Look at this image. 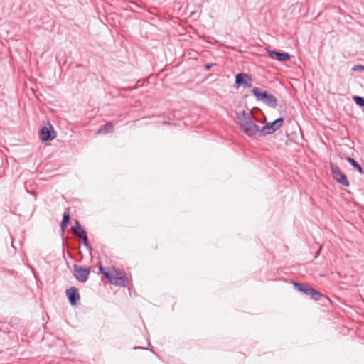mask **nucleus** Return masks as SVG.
Returning <instances> with one entry per match:
<instances>
[{
    "label": "nucleus",
    "instance_id": "dca6fc26",
    "mask_svg": "<svg viewBox=\"0 0 364 364\" xmlns=\"http://www.w3.org/2000/svg\"><path fill=\"white\" fill-rule=\"evenodd\" d=\"M72 232L73 233H75L76 232L82 229V228L81 227L80 225V222L77 220H75V224L72 227Z\"/></svg>",
    "mask_w": 364,
    "mask_h": 364
},
{
    "label": "nucleus",
    "instance_id": "1a4fd4ad",
    "mask_svg": "<svg viewBox=\"0 0 364 364\" xmlns=\"http://www.w3.org/2000/svg\"><path fill=\"white\" fill-rule=\"evenodd\" d=\"M235 83L237 87L248 88L252 86V78L247 74L241 73L236 75Z\"/></svg>",
    "mask_w": 364,
    "mask_h": 364
},
{
    "label": "nucleus",
    "instance_id": "9d476101",
    "mask_svg": "<svg viewBox=\"0 0 364 364\" xmlns=\"http://www.w3.org/2000/svg\"><path fill=\"white\" fill-rule=\"evenodd\" d=\"M267 52L271 58H277L280 62H285L290 59V55L287 53H280L269 49H267Z\"/></svg>",
    "mask_w": 364,
    "mask_h": 364
},
{
    "label": "nucleus",
    "instance_id": "f03ea898",
    "mask_svg": "<svg viewBox=\"0 0 364 364\" xmlns=\"http://www.w3.org/2000/svg\"><path fill=\"white\" fill-rule=\"evenodd\" d=\"M252 92L257 100L262 101L270 107L275 108L277 107V100L274 95L267 92H262L261 89L258 87H254Z\"/></svg>",
    "mask_w": 364,
    "mask_h": 364
},
{
    "label": "nucleus",
    "instance_id": "4468645a",
    "mask_svg": "<svg viewBox=\"0 0 364 364\" xmlns=\"http://www.w3.org/2000/svg\"><path fill=\"white\" fill-rule=\"evenodd\" d=\"M347 161L360 173H363V168L362 167L358 164V163L354 160L353 158L348 157Z\"/></svg>",
    "mask_w": 364,
    "mask_h": 364
},
{
    "label": "nucleus",
    "instance_id": "4be33fe9",
    "mask_svg": "<svg viewBox=\"0 0 364 364\" xmlns=\"http://www.w3.org/2000/svg\"><path fill=\"white\" fill-rule=\"evenodd\" d=\"M82 242H84L85 241H87L88 240V238H87V235L83 237L82 238L80 239Z\"/></svg>",
    "mask_w": 364,
    "mask_h": 364
},
{
    "label": "nucleus",
    "instance_id": "a211bd4d",
    "mask_svg": "<svg viewBox=\"0 0 364 364\" xmlns=\"http://www.w3.org/2000/svg\"><path fill=\"white\" fill-rule=\"evenodd\" d=\"M74 235L78 236L80 239L87 235V232L82 228V230L76 232Z\"/></svg>",
    "mask_w": 364,
    "mask_h": 364
},
{
    "label": "nucleus",
    "instance_id": "412c9836",
    "mask_svg": "<svg viewBox=\"0 0 364 364\" xmlns=\"http://www.w3.org/2000/svg\"><path fill=\"white\" fill-rule=\"evenodd\" d=\"M214 65V63H208L205 65V70H210L213 66Z\"/></svg>",
    "mask_w": 364,
    "mask_h": 364
},
{
    "label": "nucleus",
    "instance_id": "b1692460",
    "mask_svg": "<svg viewBox=\"0 0 364 364\" xmlns=\"http://www.w3.org/2000/svg\"><path fill=\"white\" fill-rule=\"evenodd\" d=\"M163 124H169V123H168V122H163Z\"/></svg>",
    "mask_w": 364,
    "mask_h": 364
},
{
    "label": "nucleus",
    "instance_id": "39448f33",
    "mask_svg": "<svg viewBox=\"0 0 364 364\" xmlns=\"http://www.w3.org/2000/svg\"><path fill=\"white\" fill-rule=\"evenodd\" d=\"M284 122L283 118H278L273 122L267 123L259 131V136L271 134L278 130Z\"/></svg>",
    "mask_w": 364,
    "mask_h": 364
},
{
    "label": "nucleus",
    "instance_id": "2eb2a0df",
    "mask_svg": "<svg viewBox=\"0 0 364 364\" xmlns=\"http://www.w3.org/2000/svg\"><path fill=\"white\" fill-rule=\"evenodd\" d=\"M100 270L102 272V274L105 276V277H106L107 279H109L110 283H111V281H113V277L114 276H112L110 273H109L107 272H105L102 266H100Z\"/></svg>",
    "mask_w": 364,
    "mask_h": 364
},
{
    "label": "nucleus",
    "instance_id": "aec40b11",
    "mask_svg": "<svg viewBox=\"0 0 364 364\" xmlns=\"http://www.w3.org/2000/svg\"><path fill=\"white\" fill-rule=\"evenodd\" d=\"M83 245L86 247V249L90 252H91L92 250V248L91 247V246L89 245V242H88V240L87 241H85L84 242H82Z\"/></svg>",
    "mask_w": 364,
    "mask_h": 364
},
{
    "label": "nucleus",
    "instance_id": "6e6552de",
    "mask_svg": "<svg viewBox=\"0 0 364 364\" xmlns=\"http://www.w3.org/2000/svg\"><path fill=\"white\" fill-rule=\"evenodd\" d=\"M66 296L72 306H75L80 299L79 290L75 287L68 289L65 291Z\"/></svg>",
    "mask_w": 364,
    "mask_h": 364
},
{
    "label": "nucleus",
    "instance_id": "9b49d317",
    "mask_svg": "<svg viewBox=\"0 0 364 364\" xmlns=\"http://www.w3.org/2000/svg\"><path fill=\"white\" fill-rule=\"evenodd\" d=\"M119 274V273H117V275L113 277V281H111V284L122 287H127L129 285L128 278L124 274H123V275Z\"/></svg>",
    "mask_w": 364,
    "mask_h": 364
},
{
    "label": "nucleus",
    "instance_id": "0eeeda50",
    "mask_svg": "<svg viewBox=\"0 0 364 364\" xmlns=\"http://www.w3.org/2000/svg\"><path fill=\"white\" fill-rule=\"evenodd\" d=\"M49 127H43L39 131V137L42 141L47 142L52 141L56 136L55 132L50 124H48Z\"/></svg>",
    "mask_w": 364,
    "mask_h": 364
},
{
    "label": "nucleus",
    "instance_id": "7ed1b4c3",
    "mask_svg": "<svg viewBox=\"0 0 364 364\" xmlns=\"http://www.w3.org/2000/svg\"><path fill=\"white\" fill-rule=\"evenodd\" d=\"M294 288L307 296H309L314 300L318 301L321 297L322 294L317 291L316 289L308 287L302 283L294 282L293 283Z\"/></svg>",
    "mask_w": 364,
    "mask_h": 364
},
{
    "label": "nucleus",
    "instance_id": "f257e3e1",
    "mask_svg": "<svg viewBox=\"0 0 364 364\" xmlns=\"http://www.w3.org/2000/svg\"><path fill=\"white\" fill-rule=\"evenodd\" d=\"M256 118L250 110L237 112V122L242 131L249 136L259 134L260 129L255 123Z\"/></svg>",
    "mask_w": 364,
    "mask_h": 364
},
{
    "label": "nucleus",
    "instance_id": "5701e85b",
    "mask_svg": "<svg viewBox=\"0 0 364 364\" xmlns=\"http://www.w3.org/2000/svg\"><path fill=\"white\" fill-rule=\"evenodd\" d=\"M134 350H136V349L148 350L147 348H143V347H134Z\"/></svg>",
    "mask_w": 364,
    "mask_h": 364
},
{
    "label": "nucleus",
    "instance_id": "f3484780",
    "mask_svg": "<svg viewBox=\"0 0 364 364\" xmlns=\"http://www.w3.org/2000/svg\"><path fill=\"white\" fill-rule=\"evenodd\" d=\"M353 100L358 105H359L362 107H364V98L363 97H360V96H354Z\"/></svg>",
    "mask_w": 364,
    "mask_h": 364
},
{
    "label": "nucleus",
    "instance_id": "ddd939ff",
    "mask_svg": "<svg viewBox=\"0 0 364 364\" xmlns=\"http://www.w3.org/2000/svg\"><path fill=\"white\" fill-rule=\"evenodd\" d=\"M114 125L112 122L106 123L102 127L98 129L97 133L108 134L113 131Z\"/></svg>",
    "mask_w": 364,
    "mask_h": 364
},
{
    "label": "nucleus",
    "instance_id": "423d86ee",
    "mask_svg": "<svg viewBox=\"0 0 364 364\" xmlns=\"http://www.w3.org/2000/svg\"><path fill=\"white\" fill-rule=\"evenodd\" d=\"M73 275L80 282H86L90 273V267H85L77 264H73Z\"/></svg>",
    "mask_w": 364,
    "mask_h": 364
},
{
    "label": "nucleus",
    "instance_id": "f8f14e48",
    "mask_svg": "<svg viewBox=\"0 0 364 364\" xmlns=\"http://www.w3.org/2000/svg\"><path fill=\"white\" fill-rule=\"evenodd\" d=\"M70 221V215L69 213L65 212L63 215V219L60 224V228L63 231V232H65V229L68 225Z\"/></svg>",
    "mask_w": 364,
    "mask_h": 364
},
{
    "label": "nucleus",
    "instance_id": "6ab92c4d",
    "mask_svg": "<svg viewBox=\"0 0 364 364\" xmlns=\"http://www.w3.org/2000/svg\"><path fill=\"white\" fill-rule=\"evenodd\" d=\"M353 71H363L364 70V66L362 65H355L352 68Z\"/></svg>",
    "mask_w": 364,
    "mask_h": 364
},
{
    "label": "nucleus",
    "instance_id": "20e7f679",
    "mask_svg": "<svg viewBox=\"0 0 364 364\" xmlns=\"http://www.w3.org/2000/svg\"><path fill=\"white\" fill-rule=\"evenodd\" d=\"M330 168L333 178L335 181H336L337 183L346 187L349 186L350 183L346 175L343 173V171L337 165L331 163Z\"/></svg>",
    "mask_w": 364,
    "mask_h": 364
}]
</instances>
